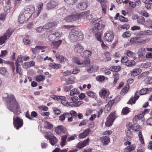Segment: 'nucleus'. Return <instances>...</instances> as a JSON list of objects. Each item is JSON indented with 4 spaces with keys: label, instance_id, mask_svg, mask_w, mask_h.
<instances>
[{
    "label": "nucleus",
    "instance_id": "b1692460",
    "mask_svg": "<svg viewBox=\"0 0 152 152\" xmlns=\"http://www.w3.org/2000/svg\"><path fill=\"white\" fill-rule=\"evenodd\" d=\"M100 140L103 144L105 145H107L110 141V138L106 136L101 137Z\"/></svg>",
    "mask_w": 152,
    "mask_h": 152
},
{
    "label": "nucleus",
    "instance_id": "79ce46f5",
    "mask_svg": "<svg viewBox=\"0 0 152 152\" xmlns=\"http://www.w3.org/2000/svg\"><path fill=\"white\" fill-rule=\"evenodd\" d=\"M137 22L138 23L143 24L145 22V19L142 17H138L137 20Z\"/></svg>",
    "mask_w": 152,
    "mask_h": 152
},
{
    "label": "nucleus",
    "instance_id": "20e7f679",
    "mask_svg": "<svg viewBox=\"0 0 152 152\" xmlns=\"http://www.w3.org/2000/svg\"><path fill=\"white\" fill-rule=\"evenodd\" d=\"M34 8L32 6H27L25 7L22 12H23L25 15H27V17L29 18L31 17L32 14L34 12Z\"/></svg>",
    "mask_w": 152,
    "mask_h": 152
},
{
    "label": "nucleus",
    "instance_id": "bf43d9fd",
    "mask_svg": "<svg viewBox=\"0 0 152 152\" xmlns=\"http://www.w3.org/2000/svg\"><path fill=\"white\" fill-rule=\"evenodd\" d=\"M137 37L134 38H132L130 39V42L131 43V44L136 43L137 42Z\"/></svg>",
    "mask_w": 152,
    "mask_h": 152
},
{
    "label": "nucleus",
    "instance_id": "052dcab7",
    "mask_svg": "<svg viewBox=\"0 0 152 152\" xmlns=\"http://www.w3.org/2000/svg\"><path fill=\"white\" fill-rule=\"evenodd\" d=\"M48 39L50 41H53L55 39V36L54 34H51L48 36Z\"/></svg>",
    "mask_w": 152,
    "mask_h": 152
},
{
    "label": "nucleus",
    "instance_id": "6e6d98bb",
    "mask_svg": "<svg viewBox=\"0 0 152 152\" xmlns=\"http://www.w3.org/2000/svg\"><path fill=\"white\" fill-rule=\"evenodd\" d=\"M119 18L121 22H127L128 21V19L127 18L122 15H120L119 16Z\"/></svg>",
    "mask_w": 152,
    "mask_h": 152
},
{
    "label": "nucleus",
    "instance_id": "4d7b16f0",
    "mask_svg": "<svg viewBox=\"0 0 152 152\" xmlns=\"http://www.w3.org/2000/svg\"><path fill=\"white\" fill-rule=\"evenodd\" d=\"M45 79V78L43 76L40 75L37 77L36 78V80L37 82H40L42 81Z\"/></svg>",
    "mask_w": 152,
    "mask_h": 152
},
{
    "label": "nucleus",
    "instance_id": "c85d7f7f",
    "mask_svg": "<svg viewBox=\"0 0 152 152\" xmlns=\"http://www.w3.org/2000/svg\"><path fill=\"white\" fill-rule=\"evenodd\" d=\"M114 102V100H111L109 101L107 104L106 105L105 109H107L108 111L110 110Z\"/></svg>",
    "mask_w": 152,
    "mask_h": 152
},
{
    "label": "nucleus",
    "instance_id": "4be33fe9",
    "mask_svg": "<svg viewBox=\"0 0 152 152\" xmlns=\"http://www.w3.org/2000/svg\"><path fill=\"white\" fill-rule=\"evenodd\" d=\"M97 0L101 3L102 7V13L104 14V15H105L106 13V4L104 2H102V0Z\"/></svg>",
    "mask_w": 152,
    "mask_h": 152
},
{
    "label": "nucleus",
    "instance_id": "cd10ccee",
    "mask_svg": "<svg viewBox=\"0 0 152 152\" xmlns=\"http://www.w3.org/2000/svg\"><path fill=\"white\" fill-rule=\"evenodd\" d=\"M92 52L90 50H86L84 51L81 56L84 57H87L91 56Z\"/></svg>",
    "mask_w": 152,
    "mask_h": 152
},
{
    "label": "nucleus",
    "instance_id": "de8ad7c7",
    "mask_svg": "<svg viewBox=\"0 0 152 152\" xmlns=\"http://www.w3.org/2000/svg\"><path fill=\"white\" fill-rule=\"evenodd\" d=\"M82 103L81 102H78V103L73 102H70L69 103V105H71V106H75L77 107L80 105Z\"/></svg>",
    "mask_w": 152,
    "mask_h": 152
},
{
    "label": "nucleus",
    "instance_id": "603ef678",
    "mask_svg": "<svg viewBox=\"0 0 152 152\" xmlns=\"http://www.w3.org/2000/svg\"><path fill=\"white\" fill-rule=\"evenodd\" d=\"M141 115H139L135 116L133 119V122L134 123L136 124L137 121L138 119H141L142 117H140V116Z\"/></svg>",
    "mask_w": 152,
    "mask_h": 152
},
{
    "label": "nucleus",
    "instance_id": "7c9ffc66",
    "mask_svg": "<svg viewBox=\"0 0 152 152\" xmlns=\"http://www.w3.org/2000/svg\"><path fill=\"white\" fill-rule=\"evenodd\" d=\"M49 66L53 69L60 68L61 67V66L60 64H56L54 62L50 64Z\"/></svg>",
    "mask_w": 152,
    "mask_h": 152
},
{
    "label": "nucleus",
    "instance_id": "2f4dec72",
    "mask_svg": "<svg viewBox=\"0 0 152 152\" xmlns=\"http://www.w3.org/2000/svg\"><path fill=\"white\" fill-rule=\"evenodd\" d=\"M130 26L129 24H124L122 25L119 26H118V28L119 30L121 31L122 29L128 30Z\"/></svg>",
    "mask_w": 152,
    "mask_h": 152
},
{
    "label": "nucleus",
    "instance_id": "8fccbe9b",
    "mask_svg": "<svg viewBox=\"0 0 152 152\" xmlns=\"http://www.w3.org/2000/svg\"><path fill=\"white\" fill-rule=\"evenodd\" d=\"M138 136L139 137V140H140L141 143H142V144L144 145V138L142 135V134H138Z\"/></svg>",
    "mask_w": 152,
    "mask_h": 152
},
{
    "label": "nucleus",
    "instance_id": "393cba45",
    "mask_svg": "<svg viewBox=\"0 0 152 152\" xmlns=\"http://www.w3.org/2000/svg\"><path fill=\"white\" fill-rule=\"evenodd\" d=\"M67 137V135L63 136L61 137V142L60 145L62 147L66 144Z\"/></svg>",
    "mask_w": 152,
    "mask_h": 152
},
{
    "label": "nucleus",
    "instance_id": "412c9836",
    "mask_svg": "<svg viewBox=\"0 0 152 152\" xmlns=\"http://www.w3.org/2000/svg\"><path fill=\"white\" fill-rule=\"evenodd\" d=\"M62 42L61 40L52 42L51 46L55 49H57Z\"/></svg>",
    "mask_w": 152,
    "mask_h": 152
},
{
    "label": "nucleus",
    "instance_id": "ea45409f",
    "mask_svg": "<svg viewBox=\"0 0 152 152\" xmlns=\"http://www.w3.org/2000/svg\"><path fill=\"white\" fill-rule=\"evenodd\" d=\"M45 128L49 129H51L53 127V125L48 121L45 122Z\"/></svg>",
    "mask_w": 152,
    "mask_h": 152
},
{
    "label": "nucleus",
    "instance_id": "0e129e2a",
    "mask_svg": "<svg viewBox=\"0 0 152 152\" xmlns=\"http://www.w3.org/2000/svg\"><path fill=\"white\" fill-rule=\"evenodd\" d=\"M128 59V57L127 56H125L123 57L121 59V61L122 63H125Z\"/></svg>",
    "mask_w": 152,
    "mask_h": 152
},
{
    "label": "nucleus",
    "instance_id": "6ab92c4d",
    "mask_svg": "<svg viewBox=\"0 0 152 152\" xmlns=\"http://www.w3.org/2000/svg\"><path fill=\"white\" fill-rule=\"evenodd\" d=\"M7 102L8 103L7 105L8 104H13L15 102H16L15 96L12 95H10L9 96Z\"/></svg>",
    "mask_w": 152,
    "mask_h": 152
},
{
    "label": "nucleus",
    "instance_id": "f03ea898",
    "mask_svg": "<svg viewBox=\"0 0 152 152\" xmlns=\"http://www.w3.org/2000/svg\"><path fill=\"white\" fill-rule=\"evenodd\" d=\"M69 37L72 42L81 41L83 38L82 32H79L74 29L71 30L69 35Z\"/></svg>",
    "mask_w": 152,
    "mask_h": 152
},
{
    "label": "nucleus",
    "instance_id": "09e8293b",
    "mask_svg": "<svg viewBox=\"0 0 152 152\" xmlns=\"http://www.w3.org/2000/svg\"><path fill=\"white\" fill-rule=\"evenodd\" d=\"M131 32L129 31H126L123 34L122 37H128L131 35Z\"/></svg>",
    "mask_w": 152,
    "mask_h": 152
},
{
    "label": "nucleus",
    "instance_id": "13d9d810",
    "mask_svg": "<svg viewBox=\"0 0 152 152\" xmlns=\"http://www.w3.org/2000/svg\"><path fill=\"white\" fill-rule=\"evenodd\" d=\"M64 20L67 22H69L72 21V15L68 16L64 18Z\"/></svg>",
    "mask_w": 152,
    "mask_h": 152
},
{
    "label": "nucleus",
    "instance_id": "9d476101",
    "mask_svg": "<svg viewBox=\"0 0 152 152\" xmlns=\"http://www.w3.org/2000/svg\"><path fill=\"white\" fill-rule=\"evenodd\" d=\"M56 59L61 63L64 64L65 63H68V59L65 57L61 55L59 53H57L56 54Z\"/></svg>",
    "mask_w": 152,
    "mask_h": 152
},
{
    "label": "nucleus",
    "instance_id": "338daca9",
    "mask_svg": "<svg viewBox=\"0 0 152 152\" xmlns=\"http://www.w3.org/2000/svg\"><path fill=\"white\" fill-rule=\"evenodd\" d=\"M105 77L103 76H100L96 77V79L97 80L99 81H102L105 79Z\"/></svg>",
    "mask_w": 152,
    "mask_h": 152
},
{
    "label": "nucleus",
    "instance_id": "c9c22d12",
    "mask_svg": "<svg viewBox=\"0 0 152 152\" xmlns=\"http://www.w3.org/2000/svg\"><path fill=\"white\" fill-rule=\"evenodd\" d=\"M107 94V91L105 90H102L99 92V94L100 96L103 98H104L105 96Z\"/></svg>",
    "mask_w": 152,
    "mask_h": 152
},
{
    "label": "nucleus",
    "instance_id": "1a4fd4ad",
    "mask_svg": "<svg viewBox=\"0 0 152 152\" xmlns=\"http://www.w3.org/2000/svg\"><path fill=\"white\" fill-rule=\"evenodd\" d=\"M90 12L89 10H88L85 12L77 13L76 15H72V20H78L81 18L83 16L85 15V14H87Z\"/></svg>",
    "mask_w": 152,
    "mask_h": 152
},
{
    "label": "nucleus",
    "instance_id": "5701e85b",
    "mask_svg": "<svg viewBox=\"0 0 152 152\" xmlns=\"http://www.w3.org/2000/svg\"><path fill=\"white\" fill-rule=\"evenodd\" d=\"M90 62V60L88 58H87L85 59L83 61H81L80 65H81V66L82 67H85L88 66Z\"/></svg>",
    "mask_w": 152,
    "mask_h": 152
},
{
    "label": "nucleus",
    "instance_id": "58836bf2",
    "mask_svg": "<svg viewBox=\"0 0 152 152\" xmlns=\"http://www.w3.org/2000/svg\"><path fill=\"white\" fill-rule=\"evenodd\" d=\"M111 70L114 72H118L121 69L120 66H112L110 67Z\"/></svg>",
    "mask_w": 152,
    "mask_h": 152
},
{
    "label": "nucleus",
    "instance_id": "9b49d317",
    "mask_svg": "<svg viewBox=\"0 0 152 152\" xmlns=\"http://www.w3.org/2000/svg\"><path fill=\"white\" fill-rule=\"evenodd\" d=\"M87 7L88 3L86 0H83L80 2L77 6V8L80 10H85Z\"/></svg>",
    "mask_w": 152,
    "mask_h": 152
},
{
    "label": "nucleus",
    "instance_id": "680f3d73",
    "mask_svg": "<svg viewBox=\"0 0 152 152\" xmlns=\"http://www.w3.org/2000/svg\"><path fill=\"white\" fill-rule=\"evenodd\" d=\"M149 72H145L144 73H142L140 75L137 77L138 79H140L143 77H145L148 74Z\"/></svg>",
    "mask_w": 152,
    "mask_h": 152
},
{
    "label": "nucleus",
    "instance_id": "c756f323",
    "mask_svg": "<svg viewBox=\"0 0 152 152\" xmlns=\"http://www.w3.org/2000/svg\"><path fill=\"white\" fill-rule=\"evenodd\" d=\"M69 114L68 113H64L59 116V119L61 121H63L65 119V116L69 117Z\"/></svg>",
    "mask_w": 152,
    "mask_h": 152
},
{
    "label": "nucleus",
    "instance_id": "bb28decb",
    "mask_svg": "<svg viewBox=\"0 0 152 152\" xmlns=\"http://www.w3.org/2000/svg\"><path fill=\"white\" fill-rule=\"evenodd\" d=\"M135 145H132L131 146H128L125 149L124 152H131L132 151L135 149Z\"/></svg>",
    "mask_w": 152,
    "mask_h": 152
},
{
    "label": "nucleus",
    "instance_id": "aec40b11",
    "mask_svg": "<svg viewBox=\"0 0 152 152\" xmlns=\"http://www.w3.org/2000/svg\"><path fill=\"white\" fill-rule=\"evenodd\" d=\"M141 69L139 68H135L131 72V75L132 76H135L139 75L141 72Z\"/></svg>",
    "mask_w": 152,
    "mask_h": 152
},
{
    "label": "nucleus",
    "instance_id": "a211bd4d",
    "mask_svg": "<svg viewBox=\"0 0 152 152\" xmlns=\"http://www.w3.org/2000/svg\"><path fill=\"white\" fill-rule=\"evenodd\" d=\"M83 49L82 46L79 44H77L75 46L74 50L77 53H81Z\"/></svg>",
    "mask_w": 152,
    "mask_h": 152
},
{
    "label": "nucleus",
    "instance_id": "72a5a7b5",
    "mask_svg": "<svg viewBox=\"0 0 152 152\" xmlns=\"http://www.w3.org/2000/svg\"><path fill=\"white\" fill-rule=\"evenodd\" d=\"M138 55L139 56L142 57L145 54V49L144 48H142L139 49L138 51Z\"/></svg>",
    "mask_w": 152,
    "mask_h": 152
},
{
    "label": "nucleus",
    "instance_id": "2eb2a0df",
    "mask_svg": "<svg viewBox=\"0 0 152 152\" xmlns=\"http://www.w3.org/2000/svg\"><path fill=\"white\" fill-rule=\"evenodd\" d=\"M58 4V3L57 1L51 0L47 3V7L48 9H50L57 6Z\"/></svg>",
    "mask_w": 152,
    "mask_h": 152
},
{
    "label": "nucleus",
    "instance_id": "3c124183",
    "mask_svg": "<svg viewBox=\"0 0 152 152\" xmlns=\"http://www.w3.org/2000/svg\"><path fill=\"white\" fill-rule=\"evenodd\" d=\"M127 56L129 57H133L135 55V53L130 50H127L126 52Z\"/></svg>",
    "mask_w": 152,
    "mask_h": 152
},
{
    "label": "nucleus",
    "instance_id": "f704fd0d",
    "mask_svg": "<svg viewBox=\"0 0 152 152\" xmlns=\"http://www.w3.org/2000/svg\"><path fill=\"white\" fill-rule=\"evenodd\" d=\"M22 56L21 55H19L18 56V58L15 63V66H20L19 63H22Z\"/></svg>",
    "mask_w": 152,
    "mask_h": 152
},
{
    "label": "nucleus",
    "instance_id": "49530a36",
    "mask_svg": "<svg viewBox=\"0 0 152 152\" xmlns=\"http://www.w3.org/2000/svg\"><path fill=\"white\" fill-rule=\"evenodd\" d=\"M72 60L74 63H76L78 65H80L81 61H80L78 58L74 57L72 58Z\"/></svg>",
    "mask_w": 152,
    "mask_h": 152
},
{
    "label": "nucleus",
    "instance_id": "dca6fc26",
    "mask_svg": "<svg viewBox=\"0 0 152 152\" xmlns=\"http://www.w3.org/2000/svg\"><path fill=\"white\" fill-rule=\"evenodd\" d=\"M55 132L56 133H65L66 132V129L62 125H60L56 128Z\"/></svg>",
    "mask_w": 152,
    "mask_h": 152
},
{
    "label": "nucleus",
    "instance_id": "a878e982",
    "mask_svg": "<svg viewBox=\"0 0 152 152\" xmlns=\"http://www.w3.org/2000/svg\"><path fill=\"white\" fill-rule=\"evenodd\" d=\"M141 127L139 125H137L136 126H134L132 128H131L132 130H134L132 132H138V133H141Z\"/></svg>",
    "mask_w": 152,
    "mask_h": 152
},
{
    "label": "nucleus",
    "instance_id": "774afa93",
    "mask_svg": "<svg viewBox=\"0 0 152 152\" xmlns=\"http://www.w3.org/2000/svg\"><path fill=\"white\" fill-rule=\"evenodd\" d=\"M71 74L72 72L71 71H66L63 73V75L64 76H67L70 75Z\"/></svg>",
    "mask_w": 152,
    "mask_h": 152
},
{
    "label": "nucleus",
    "instance_id": "0eeeda50",
    "mask_svg": "<svg viewBox=\"0 0 152 152\" xmlns=\"http://www.w3.org/2000/svg\"><path fill=\"white\" fill-rule=\"evenodd\" d=\"M11 33L9 30H7L4 34L0 37V45H2L5 42V41L9 39Z\"/></svg>",
    "mask_w": 152,
    "mask_h": 152
},
{
    "label": "nucleus",
    "instance_id": "37998d69",
    "mask_svg": "<svg viewBox=\"0 0 152 152\" xmlns=\"http://www.w3.org/2000/svg\"><path fill=\"white\" fill-rule=\"evenodd\" d=\"M64 1L67 4L70 5H73L77 2L78 0H64Z\"/></svg>",
    "mask_w": 152,
    "mask_h": 152
},
{
    "label": "nucleus",
    "instance_id": "864d4df0",
    "mask_svg": "<svg viewBox=\"0 0 152 152\" xmlns=\"http://www.w3.org/2000/svg\"><path fill=\"white\" fill-rule=\"evenodd\" d=\"M87 95L88 96L91 98H94L95 96V93L91 91H88L87 92Z\"/></svg>",
    "mask_w": 152,
    "mask_h": 152
},
{
    "label": "nucleus",
    "instance_id": "39448f33",
    "mask_svg": "<svg viewBox=\"0 0 152 152\" xmlns=\"http://www.w3.org/2000/svg\"><path fill=\"white\" fill-rule=\"evenodd\" d=\"M13 124L15 127L17 129H18L23 125V120L18 117L16 118L14 117Z\"/></svg>",
    "mask_w": 152,
    "mask_h": 152
},
{
    "label": "nucleus",
    "instance_id": "a18cd8bd",
    "mask_svg": "<svg viewBox=\"0 0 152 152\" xmlns=\"http://www.w3.org/2000/svg\"><path fill=\"white\" fill-rule=\"evenodd\" d=\"M0 73L2 75H6L7 73L6 69L4 67L0 68Z\"/></svg>",
    "mask_w": 152,
    "mask_h": 152
},
{
    "label": "nucleus",
    "instance_id": "5fc2aeb1",
    "mask_svg": "<svg viewBox=\"0 0 152 152\" xmlns=\"http://www.w3.org/2000/svg\"><path fill=\"white\" fill-rule=\"evenodd\" d=\"M129 112V108L128 107H125L123 109L122 113L123 115H126L128 114Z\"/></svg>",
    "mask_w": 152,
    "mask_h": 152
},
{
    "label": "nucleus",
    "instance_id": "7ed1b4c3",
    "mask_svg": "<svg viewBox=\"0 0 152 152\" xmlns=\"http://www.w3.org/2000/svg\"><path fill=\"white\" fill-rule=\"evenodd\" d=\"M8 108L10 110L12 111L15 114H19L21 113L20 106L17 102L11 104H8Z\"/></svg>",
    "mask_w": 152,
    "mask_h": 152
},
{
    "label": "nucleus",
    "instance_id": "ddd939ff",
    "mask_svg": "<svg viewBox=\"0 0 152 152\" xmlns=\"http://www.w3.org/2000/svg\"><path fill=\"white\" fill-rule=\"evenodd\" d=\"M89 141V139L88 138L86 140H84L83 142H80L78 143L76 147L77 148H82L83 147L86 146L88 144Z\"/></svg>",
    "mask_w": 152,
    "mask_h": 152
},
{
    "label": "nucleus",
    "instance_id": "473e14b6",
    "mask_svg": "<svg viewBox=\"0 0 152 152\" xmlns=\"http://www.w3.org/2000/svg\"><path fill=\"white\" fill-rule=\"evenodd\" d=\"M135 62L133 60H128L125 63V64L128 66H132L134 65Z\"/></svg>",
    "mask_w": 152,
    "mask_h": 152
},
{
    "label": "nucleus",
    "instance_id": "e433bc0d",
    "mask_svg": "<svg viewBox=\"0 0 152 152\" xmlns=\"http://www.w3.org/2000/svg\"><path fill=\"white\" fill-rule=\"evenodd\" d=\"M129 88V84H127L122 90L121 93V94H125L128 91Z\"/></svg>",
    "mask_w": 152,
    "mask_h": 152
},
{
    "label": "nucleus",
    "instance_id": "a19ab883",
    "mask_svg": "<svg viewBox=\"0 0 152 152\" xmlns=\"http://www.w3.org/2000/svg\"><path fill=\"white\" fill-rule=\"evenodd\" d=\"M60 99L61 100V103L64 106H66L68 103V102L65 100V97L64 96H60Z\"/></svg>",
    "mask_w": 152,
    "mask_h": 152
},
{
    "label": "nucleus",
    "instance_id": "69168bd1",
    "mask_svg": "<svg viewBox=\"0 0 152 152\" xmlns=\"http://www.w3.org/2000/svg\"><path fill=\"white\" fill-rule=\"evenodd\" d=\"M142 15L146 17H148V13L145 11H140L139 12Z\"/></svg>",
    "mask_w": 152,
    "mask_h": 152
},
{
    "label": "nucleus",
    "instance_id": "423d86ee",
    "mask_svg": "<svg viewBox=\"0 0 152 152\" xmlns=\"http://www.w3.org/2000/svg\"><path fill=\"white\" fill-rule=\"evenodd\" d=\"M115 113H111L107 117L106 121L105 123L106 126L109 127L111 126L114 121L115 117Z\"/></svg>",
    "mask_w": 152,
    "mask_h": 152
},
{
    "label": "nucleus",
    "instance_id": "c03bdc74",
    "mask_svg": "<svg viewBox=\"0 0 152 152\" xmlns=\"http://www.w3.org/2000/svg\"><path fill=\"white\" fill-rule=\"evenodd\" d=\"M79 91L76 88H74L72 89L70 92V96L74 95L75 94H78Z\"/></svg>",
    "mask_w": 152,
    "mask_h": 152
},
{
    "label": "nucleus",
    "instance_id": "f257e3e1",
    "mask_svg": "<svg viewBox=\"0 0 152 152\" xmlns=\"http://www.w3.org/2000/svg\"><path fill=\"white\" fill-rule=\"evenodd\" d=\"M90 24L91 26H94L90 30V32L95 36L98 41H101L102 32L105 25V22L102 20L98 21L94 18L92 20Z\"/></svg>",
    "mask_w": 152,
    "mask_h": 152
},
{
    "label": "nucleus",
    "instance_id": "4c0bfd02",
    "mask_svg": "<svg viewBox=\"0 0 152 152\" xmlns=\"http://www.w3.org/2000/svg\"><path fill=\"white\" fill-rule=\"evenodd\" d=\"M20 66H15L16 72L17 73H19L20 75H23V70L21 67H19Z\"/></svg>",
    "mask_w": 152,
    "mask_h": 152
},
{
    "label": "nucleus",
    "instance_id": "4468645a",
    "mask_svg": "<svg viewBox=\"0 0 152 152\" xmlns=\"http://www.w3.org/2000/svg\"><path fill=\"white\" fill-rule=\"evenodd\" d=\"M28 17H27V15H25L23 12H21L18 17V21L20 23H24L26 19H28L29 18Z\"/></svg>",
    "mask_w": 152,
    "mask_h": 152
},
{
    "label": "nucleus",
    "instance_id": "e2e57ef3",
    "mask_svg": "<svg viewBox=\"0 0 152 152\" xmlns=\"http://www.w3.org/2000/svg\"><path fill=\"white\" fill-rule=\"evenodd\" d=\"M151 65L150 62H146L145 64H142L141 66L144 68H146L150 66Z\"/></svg>",
    "mask_w": 152,
    "mask_h": 152
},
{
    "label": "nucleus",
    "instance_id": "f8f14e48",
    "mask_svg": "<svg viewBox=\"0 0 152 152\" xmlns=\"http://www.w3.org/2000/svg\"><path fill=\"white\" fill-rule=\"evenodd\" d=\"M114 35L112 31H107L104 35V37L107 41L111 42L112 41L114 38Z\"/></svg>",
    "mask_w": 152,
    "mask_h": 152
},
{
    "label": "nucleus",
    "instance_id": "f3484780",
    "mask_svg": "<svg viewBox=\"0 0 152 152\" xmlns=\"http://www.w3.org/2000/svg\"><path fill=\"white\" fill-rule=\"evenodd\" d=\"M57 25V23L56 22L48 23L45 25L43 27L45 29H49L50 28H53L56 26Z\"/></svg>",
    "mask_w": 152,
    "mask_h": 152
},
{
    "label": "nucleus",
    "instance_id": "6e6552de",
    "mask_svg": "<svg viewBox=\"0 0 152 152\" xmlns=\"http://www.w3.org/2000/svg\"><path fill=\"white\" fill-rule=\"evenodd\" d=\"M45 138L49 140V142L53 145H54L58 142V139L56 137L53 135H47L45 136Z\"/></svg>",
    "mask_w": 152,
    "mask_h": 152
}]
</instances>
